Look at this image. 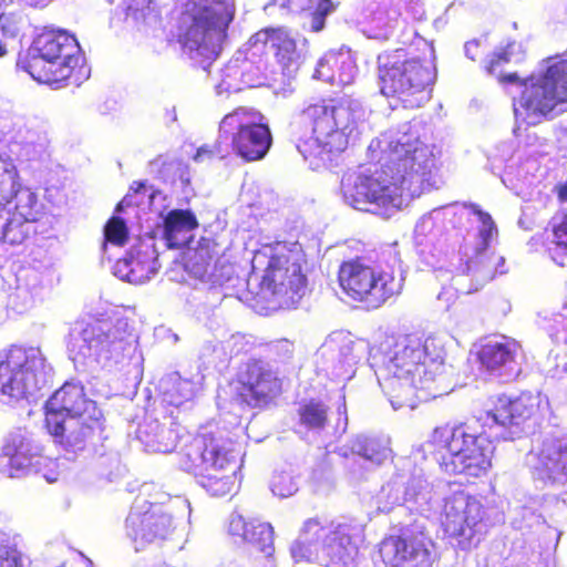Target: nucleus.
Segmentation results:
<instances>
[{"mask_svg": "<svg viewBox=\"0 0 567 567\" xmlns=\"http://www.w3.org/2000/svg\"><path fill=\"white\" fill-rule=\"evenodd\" d=\"M175 165L181 166L182 162L176 161L174 158H169L165 155H158L151 162V166L161 178H165L166 176H168L171 169Z\"/></svg>", "mask_w": 567, "mask_h": 567, "instance_id": "41", "label": "nucleus"}, {"mask_svg": "<svg viewBox=\"0 0 567 567\" xmlns=\"http://www.w3.org/2000/svg\"><path fill=\"white\" fill-rule=\"evenodd\" d=\"M23 190H31L29 187L22 186L19 171L9 157L0 155V206L22 200Z\"/></svg>", "mask_w": 567, "mask_h": 567, "instance_id": "32", "label": "nucleus"}, {"mask_svg": "<svg viewBox=\"0 0 567 567\" xmlns=\"http://www.w3.org/2000/svg\"><path fill=\"white\" fill-rule=\"evenodd\" d=\"M229 386L239 406L265 409L282 394L284 381L262 361L251 359L239 368Z\"/></svg>", "mask_w": 567, "mask_h": 567, "instance_id": "17", "label": "nucleus"}, {"mask_svg": "<svg viewBox=\"0 0 567 567\" xmlns=\"http://www.w3.org/2000/svg\"><path fill=\"white\" fill-rule=\"evenodd\" d=\"M195 214L188 209H173L164 218L163 237L168 248H182L188 243L187 233L198 227Z\"/></svg>", "mask_w": 567, "mask_h": 567, "instance_id": "29", "label": "nucleus"}, {"mask_svg": "<svg viewBox=\"0 0 567 567\" xmlns=\"http://www.w3.org/2000/svg\"><path fill=\"white\" fill-rule=\"evenodd\" d=\"M401 13L393 6L380 7L371 16L369 20V31L372 38L389 39L393 30L399 24Z\"/></svg>", "mask_w": 567, "mask_h": 567, "instance_id": "35", "label": "nucleus"}, {"mask_svg": "<svg viewBox=\"0 0 567 567\" xmlns=\"http://www.w3.org/2000/svg\"><path fill=\"white\" fill-rule=\"evenodd\" d=\"M511 61V53L506 50H502L493 54L486 65V70L491 74H495L499 68L507 64Z\"/></svg>", "mask_w": 567, "mask_h": 567, "instance_id": "42", "label": "nucleus"}, {"mask_svg": "<svg viewBox=\"0 0 567 567\" xmlns=\"http://www.w3.org/2000/svg\"><path fill=\"white\" fill-rule=\"evenodd\" d=\"M104 238L116 246L125 245L128 240V230L125 221L121 217H111L104 226Z\"/></svg>", "mask_w": 567, "mask_h": 567, "instance_id": "38", "label": "nucleus"}, {"mask_svg": "<svg viewBox=\"0 0 567 567\" xmlns=\"http://www.w3.org/2000/svg\"><path fill=\"white\" fill-rule=\"evenodd\" d=\"M495 233H496L495 225H494V228L483 226L481 229V237L483 238L484 243H487Z\"/></svg>", "mask_w": 567, "mask_h": 567, "instance_id": "47", "label": "nucleus"}, {"mask_svg": "<svg viewBox=\"0 0 567 567\" xmlns=\"http://www.w3.org/2000/svg\"><path fill=\"white\" fill-rule=\"evenodd\" d=\"M480 421L477 417L434 427L422 444L424 457L433 460L447 475L467 480L487 475L492 468L495 443Z\"/></svg>", "mask_w": 567, "mask_h": 567, "instance_id": "3", "label": "nucleus"}, {"mask_svg": "<svg viewBox=\"0 0 567 567\" xmlns=\"http://www.w3.org/2000/svg\"><path fill=\"white\" fill-rule=\"evenodd\" d=\"M305 134L297 140V150L313 168L324 155L343 152L355 124L354 109L347 97L329 96L308 104L299 114Z\"/></svg>", "mask_w": 567, "mask_h": 567, "instance_id": "6", "label": "nucleus"}, {"mask_svg": "<svg viewBox=\"0 0 567 567\" xmlns=\"http://www.w3.org/2000/svg\"><path fill=\"white\" fill-rule=\"evenodd\" d=\"M218 133L220 138L230 141L233 154L244 162L262 159L272 145L266 117L255 107L238 106L224 115Z\"/></svg>", "mask_w": 567, "mask_h": 567, "instance_id": "14", "label": "nucleus"}, {"mask_svg": "<svg viewBox=\"0 0 567 567\" xmlns=\"http://www.w3.org/2000/svg\"><path fill=\"white\" fill-rule=\"evenodd\" d=\"M342 292L355 302L378 309L398 298L404 288V276L394 269L379 268L354 257L343 260L337 274Z\"/></svg>", "mask_w": 567, "mask_h": 567, "instance_id": "10", "label": "nucleus"}, {"mask_svg": "<svg viewBox=\"0 0 567 567\" xmlns=\"http://www.w3.org/2000/svg\"><path fill=\"white\" fill-rule=\"evenodd\" d=\"M468 207L478 217L484 227L494 228L495 223L488 213L483 212L476 204H470Z\"/></svg>", "mask_w": 567, "mask_h": 567, "instance_id": "44", "label": "nucleus"}, {"mask_svg": "<svg viewBox=\"0 0 567 567\" xmlns=\"http://www.w3.org/2000/svg\"><path fill=\"white\" fill-rule=\"evenodd\" d=\"M555 190L559 202H567V181L565 183L557 184Z\"/></svg>", "mask_w": 567, "mask_h": 567, "instance_id": "46", "label": "nucleus"}, {"mask_svg": "<svg viewBox=\"0 0 567 567\" xmlns=\"http://www.w3.org/2000/svg\"><path fill=\"white\" fill-rule=\"evenodd\" d=\"M297 413L299 423L308 430H322L328 424V406L319 400L302 402Z\"/></svg>", "mask_w": 567, "mask_h": 567, "instance_id": "36", "label": "nucleus"}, {"mask_svg": "<svg viewBox=\"0 0 567 567\" xmlns=\"http://www.w3.org/2000/svg\"><path fill=\"white\" fill-rule=\"evenodd\" d=\"M410 49L395 48L380 52L375 59L379 94L395 107Z\"/></svg>", "mask_w": 567, "mask_h": 567, "instance_id": "24", "label": "nucleus"}, {"mask_svg": "<svg viewBox=\"0 0 567 567\" xmlns=\"http://www.w3.org/2000/svg\"><path fill=\"white\" fill-rule=\"evenodd\" d=\"M355 64L341 52H328L318 62L316 76L331 84H349L353 81Z\"/></svg>", "mask_w": 567, "mask_h": 567, "instance_id": "28", "label": "nucleus"}, {"mask_svg": "<svg viewBox=\"0 0 567 567\" xmlns=\"http://www.w3.org/2000/svg\"><path fill=\"white\" fill-rule=\"evenodd\" d=\"M228 534L249 546V560L252 567H277L274 545V527L258 519L245 520L240 515L228 523Z\"/></svg>", "mask_w": 567, "mask_h": 567, "instance_id": "20", "label": "nucleus"}, {"mask_svg": "<svg viewBox=\"0 0 567 567\" xmlns=\"http://www.w3.org/2000/svg\"><path fill=\"white\" fill-rule=\"evenodd\" d=\"M437 70L431 50L416 53L409 50L395 107L415 110L425 105L433 94Z\"/></svg>", "mask_w": 567, "mask_h": 567, "instance_id": "19", "label": "nucleus"}, {"mask_svg": "<svg viewBox=\"0 0 567 567\" xmlns=\"http://www.w3.org/2000/svg\"><path fill=\"white\" fill-rule=\"evenodd\" d=\"M178 464L214 497L229 496L236 489L235 442L217 426H200L185 442Z\"/></svg>", "mask_w": 567, "mask_h": 567, "instance_id": "4", "label": "nucleus"}, {"mask_svg": "<svg viewBox=\"0 0 567 567\" xmlns=\"http://www.w3.org/2000/svg\"><path fill=\"white\" fill-rule=\"evenodd\" d=\"M178 27L177 40L189 52L207 60H215L227 37V29L235 17L233 0H189Z\"/></svg>", "mask_w": 567, "mask_h": 567, "instance_id": "9", "label": "nucleus"}, {"mask_svg": "<svg viewBox=\"0 0 567 567\" xmlns=\"http://www.w3.org/2000/svg\"><path fill=\"white\" fill-rule=\"evenodd\" d=\"M23 199L16 202L12 210L0 208V243L22 245L34 234L38 219V197L32 190H23Z\"/></svg>", "mask_w": 567, "mask_h": 567, "instance_id": "22", "label": "nucleus"}, {"mask_svg": "<svg viewBox=\"0 0 567 567\" xmlns=\"http://www.w3.org/2000/svg\"><path fill=\"white\" fill-rule=\"evenodd\" d=\"M441 527L447 538L454 539L461 549H470L480 543L486 532L484 506L474 496L456 492L444 499Z\"/></svg>", "mask_w": 567, "mask_h": 567, "instance_id": "16", "label": "nucleus"}, {"mask_svg": "<svg viewBox=\"0 0 567 567\" xmlns=\"http://www.w3.org/2000/svg\"><path fill=\"white\" fill-rule=\"evenodd\" d=\"M45 478H47L49 482H54V481H55V477H50V476H47V475H45Z\"/></svg>", "mask_w": 567, "mask_h": 567, "instance_id": "50", "label": "nucleus"}, {"mask_svg": "<svg viewBox=\"0 0 567 567\" xmlns=\"http://www.w3.org/2000/svg\"><path fill=\"white\" fill-rule=\"evenodd\" d=\"M433 154L419 141L395 142L390 145L385 162L372 172H350L341 179L344 200L360 210L399 208L401 189L406 178L425 175Z\"/></svg>", "mask_w": 567, "mask_h": 567, "instance_id": "2", "label": "nucleus"}, {"mask_svg": "<svg viewBox=\"0 0 567 567\" xmlns=\"http://www.w3.org/2000/svg\"><path fill=\"white\" fill-rule=\"evenodd\" d=\"M363 528L346 520L324 525L315 517L307 519L299 537L290 546L295 563L318 561L324 567H357Z\"/></svg>", "mask_w": 567, "mask_h": 567, "instance_id": "8", "label": "nucleus"}, {"mask_svg": "<svg viewBox=\"0 0 567 567\" xmlns=\"http://www.w3.org/2000/svg\"><path fill=\"white\" fill-rule=\"evenodd\" d=\"M0 567H22V557L16 547L0 543Z\"/></svg>", "mask_w": 567, "mask_h": 567, "instance_id": "39", "label": "nucleus"}, {"mask_svg": "<svg viewBox=\"0 0 567 567\" xmlns=\"http://www.w3.org/2000/svg\"><path fill=\"white\" fill-rule=\"evenodd\" d=\"M2 457L7 458L6 466L9 476H17L32 466L52 463L51 458L32 453L30 443L22 437L9 440L3 445Z\"/></svg>", "mask_w": 567, "mask_h": 567, "instance_id": "26", "label": "nucleus"}, {"mask_svg": "<svg viewBox=\"0 0 567 567\" xmlns=\"http://www.w3.org/2000/svg\"><path fill=\"white\" fill-rule=\"evenodd\" d=\"M550 336L556 342L567 344V307L555 316Z\"/></svg>", "mask_w": 567, "mask_h": 567, "instance_id": "40", "label": "nucleus"}, {"mask_svg": "<svg viewBox=\"0 0 567 567\" xmlns=\"http://www.w3.org/2000/svg\"><path fill=\"white\" fill-rule=\"evenodd\" d=\"M492 408L486 412L495 424L501 426H519L535 420L540 410L539 398L532 393H520L516 398L499 394L492 401Z\"/></svg>", "mask_w": 567, "mask_h": 567, "instance_id": "23", "label": "nucleus"}, {"mask_svg": "<svg viewBox=\"0 0 567 567\" xmlns=\"http://www.w3.org/2000/svg\"><path fill=\"white\" fill-rule=\"evenodd\" d=\"M213 155V151L209 150L208 147L206 146H202L197 150L196 154H195V159H202L203 157L205 156H208L210 157Z\"/></svg>", "mask_w": 567, "mask_h": 567, "instance_id": "48", "label": "nucleus"}, {"mask_svg": "<svg viewBox=\"0 0 567 567\" xmlns=\"http://www.w3.org/2000/svg\"><path fill=\"white\" fill-rule=\"evenodd\" d=\"M274 28H262L255 32L246 42V51L251 56H264L271 45Z\"/></svg>", "mask_w": 567, "mask_h": 567, "instance_id": "37", "label": "nucleus"}, {"mask_svg": "<svg viewBox=\"0 0 567 567\" xmlns=\"http://www.w3.org/2000/svg\"><path fill=\"white\" fill-rule=\"evenodd\" d=\"M7 53L6 45L0 41V58Z\"/></svg>", "mask_w": 567, "mask_h": 567, "instance_id": "49", "label": "nucleus"}, {"mask_svg": "<svg viewBox=\"0 0 567 567\" xmlns=\"http://www.w3.org/2000/svg\"><path fill=\"white\" fill-rule=\"evenodd\" d=\"M270 50L276 61L284 68L290 66L300 59L295 38L282 27L274 28Z\"/></svg>", "mask_w": 567, "mask_h": 567, "instance_id": "34", "label": "nucleus"}, {"mask_svg": "<svg viewBox=\"0 0 567 567\" xmlns=\"http://www.w3.org/2000/svg\"><path fill=\"white\" fill-rule=\"evenodd\" d=\"M35 54L27 60L24 70L39 83L61 86L69 81L76 82L80 64V45L65 31H47L34 41Z\"/></svg>", "mask_w": 567, "mask_h": 567, "instance_id": "13", "label": "nucleus"}, {"mask_svg": "<svg viewBox=\"0 0 567 567\" xmlns=\"http://www.w3.org/2000/svg\"><path fill=\"white\" fill-rule=\"evenodd\" d=\"M126 346L124 330L97 318L78 321L68 340V349L73 361L81 363L89 360L109 361L123 353Z\"/></svg>", "mask_w": 567, "mask_h": 567, "instance_id": "15", "label": "nucleus"}, {"mask_svg": "<svg viewBox=\"0 0 567 567\" xmlns=\"http://www.w3.org/2000/svg\"><path fill=\"white\" fill-rule=\"evenodd\" d=\"M126 534L140 543L165 538L173 530V517L163 504L134 505L125 519Z\"/></svg>", "mask_w": 567, "mask_h": 567, "instance_id": "21", "label": "nucleus"}, {"mask_svg": "<svg viewBox=\"0 0 567 567\" xmlns=\"http://www.w3.org/2000/svg\"><path fill=\"white\" fill-rule=\"evenodd\" d=\"M184 434L185 429L176 423L171 426L150 424L147 429L142 432L141 440L152 452L171 453L176 449L179 441L184 437Z\"/></svg>", "mask_w": 567, "mask_h": 567, "instance_id": "30", "label": "nucleus"}, {"mask_svg": "<svg viewBox=\"0 0 567 567\" xmlns=\"http://www.w3.org/2000/svg\"><path fill=\"white\" fill-rule=\"evenodd\" d=\"M546 230L551 234L547 251L553 261L564 266L567 259V208H560L551 216Z\"/></svg>", "mask_w": 567, "mask_h": 567, "instance_id": "31", "label": "nucleus"}, {"mask_svg": "<svg viewBox=\"0 0 567 567\" xmlns=\"http://www.w3.org/2000/svg\"><path fill=\"white\" fill-rule=\"evenodd\" d=\"M44 424L58 442L73 450L95 443L104 432V416L79 382H65L44 404Z\"/></svg>", "mask_w": 567, "mask_h": 567, "instance_id": "5", "label": "nucleus"}, {"mask_svg": "<svg viewBox=\"0 0 567 567\" xmlns=\"http://www.w3.org/2000/svg\"><path fill=\"white\" fill-rule=\"evenodd\" d=\"M492 259L493 257L486 254L477 255L466 260L460 268L457 278L464 292H475L495 278L497 271Z\"/></svg>", "mask_w": 567, "mask_h": 567, "instance_id": "27", "label": "nucleus"}, {"mask_svg": "<svg viewBox=\"0 0 567 567\" xmlns=\"http://www.w3.org/2000/svg\"><path fill=\"white\" fill-rule=\"evenodd\" d=\"M378 378L394 409H415L420 403L446 393L445 365L431 357L420 337H398L386 351Z\"/></svg>", "mask_w": 567, "mask_h": 567, "instance_id": "1", "label": "nucleus"}, {"mask_svg": "<svg viewBox=\"0 0 567 567\" xmlns=\"http://www.w3.org/2000/svg\"><path fill=\"white\" fill-rule=\"evenodd\" d=\"M220 256L219 245L213 238L202 237L189 254L187 266L192 271L204 275L209 268L216 267Z\"/></svg>", "mask_w": 567, "mask_h": 567, "instance_id": "33", "label": "nucleus"}, {"mask_svg": "<svg viewBox=\"0 0 567 567\" xmlns=\"http://www.w3.org/2000/svg\"><path fill=\"white\" fill-rule=\"evenodd\" d=\"M52 371L38 346L12 344L0 358V400L18 403L34 396Z\"/></svg>", "mask_w": 567, "mask_h": 567, "instance_id": "12", "label": "nucleus"}, {"mask_svg": "<svg viewBox=\"0 0 567 567\" xmlns=\"http://www.w3.org/2000/svg\"><path fill=\"white\" fill-rule=\"evenodd\" d=\"M544 69L519 78L516 72L499 74L501 84H518L520 91L513 99V112L517 121L536 125L567 111V59L548 56Z\"/></svg>", "mask_w": 567, "mask_h": 567, "instance_id": "7", "label": "nucleus"}, {"mask_svg": "<svg viewBox=\"0 0 567 567\" xmlns=\"http://www.w3.org/2000/svg\"><path fill=\"white\" fill-rule=\"evenodd\" d=\"M306 254L298 243L264 245L255 251L254 269L261 268V290L278 297L293 299L307 286Z\"/></svg>", "mask_w": 567, "mask_h": 567, "instance_id": "11", "label": "nucleus"}, {"mask_svg": "<svg viewBox=\"0 0 567 567\" xmlns=\"http://www.w3.org/2000/svg\"><path fill=\"white\" fill-rule=\"evenodd\" d=\"M331 9V1L330 0H320L318 6L319 13L316 16V22L312 27L313 31H320L323 27L324 16L330 11Z\"/></svg>", "mask_w": 567, "mask_h": 567, "instance_id": "43", "label": "nucleus"}, {"mask_svg": "<svg viewBox=\"0 0 567 567\" xmlns=\"http://www.w3.org/2000/svg\"><path fill=\"white\" fill-rule=\"evenodd\" d=\"M522 353V344L514 338L502 336L499 340L481 343L475 352L480 365L491 372L511 370Z\"/></svg>", "mask_w": 567, "mask_h": 567, "instance_id": "25", "label": "nucleus"}, {"mask_svg": "<svg viewBox=\"0 0 567 567\" xmlns=\"http://www.w3.org/2000/svg\"><path fill=\"white\" fill-rule=\"evenodd\" d=\"M434 542L423 532L409 528L385 536L379 544L378 567H435Z\"/></svg>", "mask_w": 567, "mask_h": 567, "instance_id": "18", "label": "nucleus"}, {"mask_svg": "<svg viewBox=\"0 0 567 567\" xmlns=\"http://www.w3.org/2000/svg\"><path fill=\"white\" fill-rule=\"evenodd\" d=\"M146 183L143 181H134L130 186V194H145Z\"/></svg>", "mask_w": 567, "mask_h": 567, "instance_id": "45", "label": "nucleus"}]
</instances>
